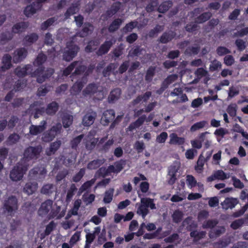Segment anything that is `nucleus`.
<instances>
[{
  "mask_svg": "<svg viewBox=\"0 0 248 248\" xmlns=\"http://www.w3.org/2000/svg\"><path fill=\"white\" fill-rule=\"evenodd\" d=\"M18 202L17 197L11 195L6 198L2 203L3 213L9 216H13L18 209Z\"/></svg>",
  "mask_w": 248,
  "mask_h": 248,
  "instance_id": "obj_1",
  "label": "nucleus"
},
{
  "mask_svg": "<svg viewBox=\"0 0 248 248\" xmlns=\"http://www.w3.org/2000/svg\"><path fill=\"white\" fill-rule=\"evenodd\" d=\"M29 167V164H25L20 160L10 172L9 177L11 180L14 182L22 180Z\"/></svg>",
  "mask_w": 248,
  "mask_h": 248,
  "instance_id": "obj_2",
  "label": "nucleus"
},
{
  "mask_svg": "<svg viewBox=\"0 0 248 248\" xmlns=\"http://www.w3.org/2000/svg\"><path fill=\"white\" fill-rule=\"evenodd\" d=\"M43 150L41 145L39 144L36 146H30L25 148L23 153V157L20 160L25 164H28V162L31 160L38 159Z\"/></svg>",
  "mask_w": 248,
  "mask_h": 248,
  "instance_id": "obj_3",
  "label": "nucleus"
},
{
  "mask_svg": "<svg viewBox=\"0 0 248 248\" xmlns=\"http://www.w3.org/2000/svg\"><path fill=\"white\" fill-rule=\"evenodd\" d=\"M45 70V67L43 66H38V67L33 72L32 71V67L31 70H30V75L31 77L37 78V81L39 83H42L47 78H50L54 73V70L52 68H48L47 69L46 73L43 74Z\"/></svg>",
  "mask_w": 248,
  "mask_h": 248,
  "instance_id": "obj_4",
  "label": "nucleus"
},
{
  "mask_svg": "<svg viewBox=\"0 0 248 248\" xmlns=\"http://www.w3.org/2000/svg\"><path fill=\"white\" fill-rule=\"evenodd\" d=\"M148 207L151 209L156 208L154 200L148 198H142L140 200V203L137 210V214L141 215L144 218L145 216L149 213Z\"/></svg>",
  "mask_w": 248,
  "mask_h": 248,
  "instance_id": "obj_5",
  "label": "nucleus"
},
{
  "mask_svg": "<svg viewBox=\"0 0 248 248\" xmlns=\"http://www.w3.org/2000/svg\"><path fill=\"white\" fill-rule=\"evenodd\" d=\"M62 129V124L60 123H57L53 125L50 129L43 133L41 138L42 140L45 142L52 141L58 134L61 133Z\"/></svg>",
  "mask_w": 248,
  "mask_h": 248,
  "instance_id": "obj_6",
  "label": "nucleus"
},
{
  "mask_svg": "<svg viewBox=\"0 0 248 248\" xmlns=\"http://www.w3.org/2000/svg\"><path fill=\"white\" fill-rule=\"evenodd\" d=\"M79 50V47L72 42L67 44L66 49L63 52V60L70 62L75 58Z\"/></svg>",
  "mask_w": 248,
  "mask_h": 248,
  "instance_id": "obj_7",
  "label": "nucleus"
},
{
  "mask_svg": "<svg viewBox=\"0 0 248 248\" xmlns=\"http://www.w3.org/2000/svg\"><path fill=\"white\" fill-rule=\"evenodd\" d=\"M40 0L33 2L31 5L26 7L24 10V14L27 17H30L35 14L37 10H40L42 8V3Z\"/></svg>",
  "mask_w": 248,
  "mask_h": 248,
  "instance_id": "obj_8",
  "label": "nucleus"
},
{
  "mask_svg": "<svg viewBox=\"0 0 248 248\" xmlns=\"http://www.w3.org/2000/svg\"><path fill=\"white\" fill-rule=\"evenodd\" d=\"M53 202L51 200L48 199L42 202L38 209V215L42 217L46 216L51 210Z\"/></svg>",
  "mask_w": 248,
  "mask_h": 248,
  "instance_id": "obj_9",
  "label": "nucleus"
},
{
  "mask_svg": "<svg viewBox=\"0 0 248 248\" xmlns=\"http://www.w3.org/2000/svg\"><path fill=\"white\" fill-rule=\"evenodd\" d=\"M178 78L176 74H171L168 76L161 83V87L156 93H162L164 92L173 82L176 81Z\"/></svg>",
  "mask_w": 248,
  "mask_h": 248,
  "instance_id": "obj_10",
  "label": "nucleus"
},
{
  "mask_svg": "<svg viewBox=\"0 0 248 248\" xmlns=\"http://www.w3.org/2000/svg\"><path fill=\"white\" fill-rule=\"evenodd\" d=\"M55 207H52V209L50 213L48 214V219L53 218L56 217L57 219H60L64 217L65 214V208L62 209L61 211V207L58 206L56 204Z\"/></svg>",
  "mask_w": 248,
  "mask_h": 248,
  "instance_id": "obj_11",
  "label": "nucleus"
},
{
  "mask_svg": "<svg viewBox=\"0 0 248 248\" xmlns=\"http://www.w3.org/2000/svg\"><path fill=\"white\" fill-rule=\"evenodd\" d=\"M97 113L96 112L90 110L83 117L82 124L84 126H89L92 125L96 118Z\"/></svg>",
  "mask_w": 248,
  "mask_h": 248,
  "instance_id": "obj_12",
  "label": "nucleus"
},
{
  "mask_svg": "<svg viewBox=\"0 0 248 248\" xmlns=\"http://www.w3.org/2000/svg\"><path fill=\"white\" fill-rule=\"evenodd\" d=\"M115 41L113 40L105 41L99 47L96 52L98 56H102L107 54L110 50L111 46L115 43Z\"/></svg>",
  "mask_w": 248,
  "mask_h": 248,
  "instance_id": "obj_13",
  "label": "nucleus"
},
{
  "mask_svg": "<svg viewBox=\"0 0 248 248\" xmlns=\"http://www.w3.org/2000/svg\"><path fill=\"white\" fill-rule=\"evenodd\" d=\"M28 51L24 47H21L16 49L13 56V62L17 63L22 61L27 57Z\"/></svg>",
  "mask_w": 248,
  "mask_h": 248,
  "instance_id": "obj_14",
  "label": "nucleus"
},
{
  "mask_svg": "<svg viewBox=\"0 0 248 248\" xmlns=\"http://www.w3.org/2000/svg\"><path fill=\"white\" fill-rule=\"evenodd\" d=\"M238 202L239 201L237 198L228 197L221 202L220 205L223 209L227 210L229 209H232Z\"/></svg>",
  "mask_w": 248,
  "mask_h": 248,
  "instance_id": "obj_15",
  "label": "nucleus"
},
{
  "mask_svg": "<svg viewBox=\"0 0 248 248\" xmlns=\"http://www.w3.org/2000/svg\"><path fill=\"white\" fill-rule=\"evenodd\" d=\"M179 169V164L178 162H175L172 165L170 166L168 175L170 178L168 181L169 184L172 185L175 182L177 178L176 177V173L177 172Z\"/></svg>",
  "mask_w": 248,
  "mask_h": 248,
  "instance_id": "obj_16",
  "label": "nucleus"
},
{
  "mask_svg": "<svg viewBox=\"0 0 248 248\" xmlns=\"http://www.w3.org/2000/svg\"><path fill=\"white\" fill-rule=\"evenodd\" d=\"M62 145V141L57 140L51 142L49 147L46 149L45 153L47 156H50L54 155L59 149Z\"/></svg>",
  "mask_w": 248,
  "mask_h": 248,
  "instance_id": "obj_17",
  "label": "nucleus"
},
{
  "mask_svg": "<svg viewBox=\"0 0 248 248\" xmlns=\"http://www.w3.org/2000/svg\"><path fill=\"white\" fill-rule=\"evenodd\" d=\"M46 128V122L44 120L39 125L31 124L30 128V134L31 135H36L43 132Z\"/></svg>",
  "mask_w": 248,
  "mask_h": 248,
  "instance_id": "obj_18",
  "label": "nucleus"
},
{
  "mask_svg": "<svg viewBox=\"0 0 248 248\" xmlns=\"http://www.w3.org/2000/svg\"><path fill=\"white\" fill-rule=\"evenodd\" d=\"M57 191V186L53 184L47 183L44 184L40 189L42 194L50 196Z\"/></svg>",
  "mask_w": 248,
  "mask_h": 248,
  "instance_id": "obj_19",
  "label": "nucleus"
},
{
  "mask_svg": "<svg viewBox=\"0 0 248 248\" xmlns=\"http://www.w3.org/2000/svg\"><path fill=\"white\" fill-rule=\"evenodd\" d=\"M32 65L31 64H27L23 67L17 66L15 70L16 75L19 77L23 78L26 75H30V70H31Z\"/></svg>",
  "mask_w": 248,
  "mask_h": 248,
  "instance_id": "obj_20",
  "label": "nucleus"
},
{
  "mask_svg": "<svg viewBox=\"0 0 248 248\" xmlns=\"http://www.w3.org/2000/svg\"><path fill=\"white\" fill-rule=\"evenodd\" d=\"M38 188V184L36 182H29L27 183L23 187V192L28 195L35 193Z\"/></svg>",
  "mask_w": 248,
  "mask_h": 248,
  "instance_id": "obj_21",
  "label": "nucleus"
},
{
  "mask_svg": "<svg viewBox=\"0 0 248 248\" xmlns=\"http://www.w3.org/2000/svg\"><path fill=\"white\" fill-rule=\"evenodd\" d=\"M176 35L174 31H169L164 32L159 38V42L162 44H167L171 41Z\"/></svg>",
  "mask_w": 248,
  "mask_h": 248,
  "instance_id": "obj_22",
  "label": "nucleus"
},
{
  "mask_svg": "<svg viewBox=\"0 0 248 248\" xmlns=\"http://www.w3.org/2000/svg\"><path fill=\"white\" fill-rule=\"evenodd\" d=\"M93 27L92 24L89 22H85L82 27V30L78 33L79 36L85 37L91 33L93 31Z\"/></svg>",
  "mask_w": 248,
  "mask_h": 248,
  "instance_id": "obj_23",
  "label": "nucleus"
},
{
  "mask_svg": "<svg viewBox=\"0 0 248 248\" xmlns=\"http://www.w3.org/2000/svg\"><path fill=\"white\" fill-rule=\"evenodd\" d=\"M29 26L27 22H18L13 25L12 28V32L14 33H20L24 31Z\"/></svg>",
  "mask_w": 248,
  "mask_h": 248,
  "instance_id": "obj_24",
  "label": "nucleus"
},
{
  "mask_svg": "<svg viewBox=\"0 0 248 248\" xmlns=\"http://www.w3.org/2000/svg\"><path fill=\"white\" fill-rule=\"evenodd\" d=\"M115 113L113 109H109L105 111L103 114L102 119L104 121V125H108L109 123L114 120Z\"/></svg>",
  "mask_w": 248,
  "mask_h": 248,
  "instance_id": "obj_25",
  "label": "nucleus"
},
{
  "mask_svg": "<svg viewBox=\"0 0 248 248\" xmlns=\"http://www.w3.org/2000/svg\"><path fill=\"white\" fill-rule=\"evenodd\" d=\"M38 35L36 33H31L26 35L23 39V44L25 46H31L38 39Z\"/></svg>",
  "mask_w": 248,
  "mask_h": 248,
  "instance_id": "obj_26",
  "label": "nucleus"
},
{
  "mask_svg": "<svg viewBox=\"0 0 248 248\" xmlns=\"http://www.w3.org/2000/svg\"><path fill=\"white\" fill-rule=\"evenodd\" d=\"M183 225L184 226L187 225V230L191 232L193 231H195V230L198 227L197 224L192 221L190 217H187L183 221Z\"/></svg>",
  "mask_w": 248,
  "mask_h": 248,
  "instance_id": "obj_27",
  "label": "nucleus"
},
{
  "mask_svg": "<svg viewBox=\"0 0 248 248\" xmlns=\"http://www.w3.org/2000/svg\"><path fill=\"white\" fill-rule=\"evenodd\" d=\"M105 162V159L104 158L94 159L88 164L87 168L89 170H95L103 164Z\"/></svg>",
  "mask_w": 248,
  "mask_h": 248,
  "instance_id": "obj_28",
  "label": "nucleus"
},
{
  "mask_svg": "<svg viewBox=\"0 0 248 248\" xmlns=\"http://www.w3.org/2000/svg\"><path fill=\"white\" fill-rule=\"evenodd\" d=\"M212 16L211 13L209 12H204L195 18V22L198 24L203 23L208 20Z\"/></svg>",
  "mask_w": 248,
  "mask_h": 248,
  "instance_id": "obj_29",
  "label": "nucleus"
},
{
  "mask_svg": "<svg viewBox=\"0 0 248 248\" xmlns=\"http://www.w3.org/2000/svg\"><path fill=\"white\" fill-rule=\"evenodd\" d=\"M13 38V35L12 32L9 31L2 32L0 34V45H5Z\"/></svg>",
  "mask_w": 248,
  "mask_h": 248,
  "instance_id": "obj_30",
  "label": "nucleus"
},
{
  "mask_svg": "<svg viewBox=\"0 0 248 248\" xmlns=\"http://www.w3.org/2000/svg\"><path fill=\"white\" fill-rule=\"evenodd\" d=\"M59 105L56 102H52L47 105L46 109V113L49 115H53L58 111Z\"/></svg>",
  "mask_w": 248,
  "mask_h": 248,
  "instance_id": "obj_31",
  "label": "nucleus"
},
{
  "mask_svg": "<svg viewBox=\"0 0 248 248\" xmlns=\"http://www.w3.org/2000/svg\"><path fill=\"white\" fill-rule=\"evenodd\" d=\"M123 21V20L121 18H117L114 19L108 26V31L110 32H113L116 31L120 27Z\"/></svg>",
  "mask_w": 248,
  "mask_h": 248,
  "instance_id": "obj_32",
  "label": "nucleus"
},
{
  "mask_svg": "<svg viewBox=\"0 0 248 248\" xmlns=\"http://www.w3.org/2000/svg\"><path fill=\"white\" fill-rule=\"evenodd\" d=\"M12 57L9 54H6L3 55L2 59V65L1 68L8 70L12 66L11 63Z\"/></svg>",
  "mask_w": 248,
  "mask_h": 248,
  "instance_id": "obj_33",
  "label": "nucleus"
},
{
  "mask_svg": "<svg viewBox=\"0 0 248 248\" xmlns=\"http://www.w3.org/2000/svg\"><path fill=\"white\" fill-rule=\"evenodd\" d=\"M225 231V229L223 226L217 227L214 230H212L209 232V236L210 238L217 237L221 234L224 233Z\"/></svg>",
  "mask_w": 248,
  "mask_h": 248,
  "instance_id": "obj_34",
  "label": "nucleus"
},
{
  "mask_svg": "<svg viewBox=\"0 0 248 248\" xmlns=\"http://www.w3.org/2000/svg\"><path fill=\"white\" fill-rule=\"evenodd\" d=\"M156 67L150 66L147 70L145 79L147 82H151L155 74Z\"/></svg>",
  "mask_w": 248,
  "mask_h": 248,
  "instance_id": "obj_35",
  "label": "nucleus"
},
{
  "mask_svg": "<svg viewBox=\"0 0 248 248\" xmlns=\"http://www.w3.org/2000/svg\"><path fill=\"white\" fill-rule=\"evenodd\" d=\"M172 5V2L170 0H167L163 2L159 5L157 8V11L160 13H165Z\"/></svg>",
  "mask_w": 248,
  "mask_h": 248,
  "instance_id": "obj_36",
  "label": "nucleus"
},
{
  "mask_svg": "<svg viewBox=\"0 0 248 248\" xmlns=\"http://www.w3.org/2000/svg\"><path fill=\"white\" fill-rule=\"evenodd\" d=\"M79 4L78 3H73L69 7L64 13L65 18H68L71 16L74 15L78 10Z\"/></svg>",
  "mask_w": 248,
  "mask_h": 248,
  "instance_id": "obj_37",
  "label": "nucleus"
},
{
  "mask_svg": "<svg viewBox=\"0 0 248 248\" xmlns=\"http://www.w3.org/2000/svg\"><path fill=\"white\" fill-rule=\"evenodd\" d=\"M98 139L93 138L86 139L85 145L86 150L90 152L92 151L95 148Z\"/></svg>",
  "mask_w": 248,
  "mask_h": 248,
  "instance_id": "obj_38",
  "label": "nucleus"
},
{
  "mask_svg": "<svg viewBox=\"0 0 248 248\" xmlns=\"http://www.w3.org/2000/svg\"><path fill=\"white\" fill-rule=\"evenodd\" d=\"M46 56L43 53H40L33 62V64L35 66H41L46 62Z\"/></svg>",
  "mask_w": 248,
  "mask_h": 248,
  "instance_id": "obj_39",
  "label": "nucleus"
},
{
  "mask_svg": "<svg viewBox=\"0 0 248 248\" xmlns=\"http://www.w3.org/2000/svg\"><path fill=\"white\" fill-rule=\"evenodd\" d=\"M206 234V232L205 231L198 232L197 230L193 231L190 233V236L193 238L194 241H198L203 238Z\"/></svg>",
  "mask_w": 248,
  "mask_h": 248,
  "instance_id": "obj_40",
  "label": "nucleus"
},
{
  "mask_svg": "<svg viewBox=\"0 0 248 248\" xmlns=\"http://www.w3.org/2000/svg\"><path fill=\"white\" fill-rule=\"evenodd\" d=\"M73 116L67 113L64 114L62 117V124L65 128L68 127L73 123Z\"/></svg>",
  "mask_w": 248,
  "mask_h": 248,
  "instance_id": "obj_41",
  "label": "nucleus"
},
{
  "mask_svg": "<svg viewBox=\"0 0 248 248\" xmlns=\"http://www.w3.org/2000/svg\"><path fill=\"white\" fill-rule=\"evenodd\" d=\"M20 139V136L16 133H14L8 137L6 141L7 144L12 145L17 143Z\"/></svg>",
  "mask_w": 248,
  "mask_h": 248,
  "instance_id": "obj_42",
  "label": "nucleus"
},
{
  "mask_svg": "<svg viewBox=\"0 0 248 248\" xmlns=\"http://www.w3.org/2000/svg\"><path fill=\"white\" fill-rule=\"evenodd\" d=\"M218 223L217 219H209L204 221L202 225V228L203 229H213L214 228Z\"/></svg>",
  "mask_w": 248,
  "mask_h": 248,
  "instance_id": "obj_43",
  "label": "nucleus"
},
{
  "mask_svg": "<svg viewBox=\"0 0 248 248\" xmlns=\"http://www.w3.org/2000/svg\"><path fill=\"white\" fill-rule=\"evenodd\" d=\"M170 144H177L181 145L184 143L185 140L183 138L178 137L175 133H172L170 135Z\"/></svg>",
  "mask_w": 248,
  "mask_h": 248,
  "instance_id": "obj_44",
  "label": "nucleus"
},
{
  "mask_svg": "<svg viewBox=\"0 0 248 248\" xmlns=\"http://www.w3.org/2000/svg\"><path fill=\"white\" fill-rule=\"evenodd\" d=\"M79 63H81V62L79 61H74L72 62L69 65L65 68L62 72V74L64 76H68L69 75L74 69L78 65Z\"/></svg>",
  "mask_w": 248,
  "mask_h": 248,
  "instance_id": "obj_45",
  "label": "nucleus"
},
{
  "mask_svg": "<svg viewBox=\"0 0 248 248\" xmlns=\"http://www.w3.org/2000/svg\"><path fill=\"white\" fill-rule=\"evenodd\" d=\"M84 136L83 134H81L71 140L70 146L72 149L77 150L78 145L80 143Z\"/></svg>",
  "mask_w": 248,
  "mask_h": 248,
  "instance_id": "obj_46",
  "label": "nucleus"
},
{
  "mask_svg": "<svg viewBox=\"0 0 248 248\" xmlns=\"http://www.w3.org/2000/svg\"><path fill=\"white\" fill-rule=\"evenodd\" d=\"M137 24L138 22L136 21H131L130 22L126 24L122 29L123 33H126L128 32H131L132 30L136 27Z\"/></svg>",
  "mask_w": 248,
  "mask_h": 248,
  "instance_id": "obj_47",
  "label": "nucleus"
},
{
  "mask_svg": "<svg viewBox=\"0 0 248 248\" xmlns=\"http://www.w3.org/2000/svg\"><path fill=\"white\" fill-rule=\"evenodd\" d=\"M114 189L111 188L106 191L105 193L103 202L105 203H110L112 200L113 195Z\"/></svg>",
  "mask_w": 248,
  "mask_h": 248,
  "instance_id": "obj_48",
  "label": "nucleus"
},
{
  "mask_svg": "<svg viewBox=\"0 0 248 248\" xmlns=\"http://www.w3.org/2000/svg\"><path fill=\"white\" fill-rule=\"evenodd\" d=\"M56 19L54 17L47 19L46 20L42 23L41 25V29L42 31L46 30L49 27L53 25Z\"/></svg>",
  "mask_w": 248,
  "mask_h": 248,
  "instance_id": "obj_49",
  "label": "nucleus"
},
{
  "mask_svg": "<svg viewBox=\"0 0 248 248\" xmlns=\"http://www.w3.org/2000/svg\"><path fill=\"white\" fill-rule=\"evenodd\" d=\"M163 30L162 26L157 25L153 29L151 30L148 32V36L153 38Z\"/></svg>",
  "mask_w": 248,
  "mask_h": 248,
  "instance_id": "obj_50",
  "label": "nucleus"
},
{
  "mask_svg": "<svg viewBox=\"0 0 248 248\" xmlns=\"http://www.w3.org/2000/svg\"><path fill=\"white\" fill-rule=\"evenodd\" d=\"M200 47L198 46H188L186 50L185 53L186 54L191 55H197L200 52Z\"/></svg>",
  "mask_w": 248,
  "mask_h": 248,
  "instance_id": "obj_51",
  "label": "nucleus"
},
{
  "mask_svg": "<svg viewBox=\"0 0 248 248\" xmlns=\"http://www.w3.org/2000/svg\"><path fill=\"white\" fill-rule=\"evenodd\" d=\"M183 217V213L179 211L176 210L172 215L173 222L178 223L181 221Z\"/></svg>",
  "mask_w": 248,
  "mask_h": 248,
  "instance_id": "obj_52",
  "label": "nucleus"
},
{
  "mask_svg": "<svg viewBox=\"0 0 248 248\" xmlns=\"http://www.w3.org/2000/svg\"><path fill=\"white\" fill-rule=\"evenodd\" d=\"M158 5V1L150 0V2L146 7V10L148 13H151L154 11L157 8Z\"/></svg>",
  "mask_w": 248,
  "mask_h": 248,
  "instance_id": "obj_53",
  "label": "nucleus"
},
{
  "mask_svg": "<svg viewBox=\"0 0 248 248\" xmlns=\"http://www.w3.org/2000/svg\"><path fill=\"white\" fill-rule=\"evenodd\" d=\"M216 52L219 56H222L231 53V51L228 48L225 46H220L217 47Z\"/></svg>",
  "mask_w": 248,
  "mask_h": 248,
  "instance_id": "obj_54",
  "label": "nucleus"
},
{
  "mask_svg": "<svg viewBox=\"0 0 248 248\" xmlns=\"http://www.w3.org/2000/svg\"><path fill=\"white\" fill-rule=\"evenodd\" d=\"M207 124V122L205 121L196 123L191 127L190 131L194 132L199 129L202 128L204 127Z\"/></svg>",
  "mask_w": 248,
  "mask_h": 248,
  "instance_id": "obj_55",
  "label": "nucleus"
},
{
  "mask_svg": "<svg viewBox=\"0 0 248 248\" xmlns=\"http://www.w3.org/2000/svg\"><path fill=\"white\" fill-rule=\"evenodd\" d=\"M114 140L113 139L109 140L102 145L100 149V151L106 152L110 149L111 146L113 144Z\"/></svg>",
  "mask_w": 248,
  "mask_h": 248,
  "instance_id": "obj_56",
  "label": "nucleus"
},
{
  "mask_svg": "<svg viewBox=\"0 0 248 248\" xmlns=\"http://www.w3.org/2000/svg\"><path fill=\"white\" fill-rule=\"evenodd\" d=\"M150 94H144L143 95H139L138 96V97L133 101V105H135L138 104L142 100H143V101L144 102H145V101H147L149 99V97H150Z\"/></svg>",
  "mask_w": 248,
  "mask_h": 248,
  "instance_id": "obj_57",
  "label": "nucleus"
},
{
  "mask_svg": "<svg viewBox=\"0 0 248 248\" xmlns=\"http://www.w3.org/2000/svg\"><path fill=\"white\" fill-rule=\"evenodd\" d=\"M231 243L230 239H226L221 240L218 242L215 243V246H216L218 248H225Z\"/></svg>",
  "mask_w": 248,
  "mask_h": 248,
  "instance_id": "obj_58",
  "label": "nucleus"
},
{
  "mask_svg": "<svg viewBox=\"0 0 248 248\" xmlns=\"http://www.w3.org/2000/svg\"><path fill=\"white\" fill-rule=\"evenodd\" d=\"M75 68L76 69L73 73V74L75 75H81L85 72L87 69V67L84 65H78Z\"/></svg>",
  "mask_w": 248,
  "mask_h": 248,
  "instance_id": "obj_59",
  "label": "nucleus"
},
{
  "mask_svg": "<svg viewBox=\"0 0 248 248\" xmlns=\"http://www.w3.org/2000/svg\"><path fill=\"white\" fill-rule=\"evenodd\" d=\"M18 118L15 116H13L11 117L10 119L7 122L8 127L10 129L13 128L18 122Z\"/></svg>",
  "mask_w": 248,
  "mask_h": 248,
  "instance_id": "obj_60",
  "label": "nucleus"
},
{
  "mask_svg": "<svg viewBox=\"0 0 248 248\" xmlns=\"http://www.w3.org/2000/svg\"><path fill=\"white\" fill-rule=\"evenodd\" d=\"M56 224L53 221H51L46 228L45 231V234L46 235H48L55 228Z\"/></svg>",
  "mask_w": 248,
  "mask_h": 248,
  "instance_id": "obj_61",
  "label": "nucleus"
},
{
  "mask_svg": "<svg viewBox=\"0 0 248 248\" xmlns=\"http://www.w3.org/2000/svg\"><path fill=\"white\" fill-rule=\"evenodd\" d=\"M244 222L245 219L244 218H240L233 221L232 223L231 226L233 229H237L242 226Z\"/></svg>",
  "mask_w": 248,
  "mask_h": 248,
  "instance_id": "obj_62",
  "label": "nucleus"
},
{
  "mask_svg": "<svg viewBox=\"0 0 248 248\" xmlns=\"http://www.w3.org/2000/svg\"><path fill=\"white\" fill-rule=\"evenodd\" d=\"M235 44L238 50L240 51L244 50L246 47V43L242 39H239L236 40Z\"/></svg>",
  "mask_w": 248,
  "mask_h": 248,
  "instance_id": "obj_63",
  "label": "nucleus"
},
{
  "mask_svg": "<svg viewBox=\"0 0 248 248\" xmlns=\"http://www.w3.org/2000/svg\"><path fill=\"white\" fill-rule=\"evenodd\" d=\"M85 172V170L84 168H82L73 177V181L75 182H79L81 179L83 177Z\"/></svg>",
  "mask_w": 248,
  "mask_h": 248,
  "instance_id": "obj_64",
  "label": "nucleus"
}]
</instances>
